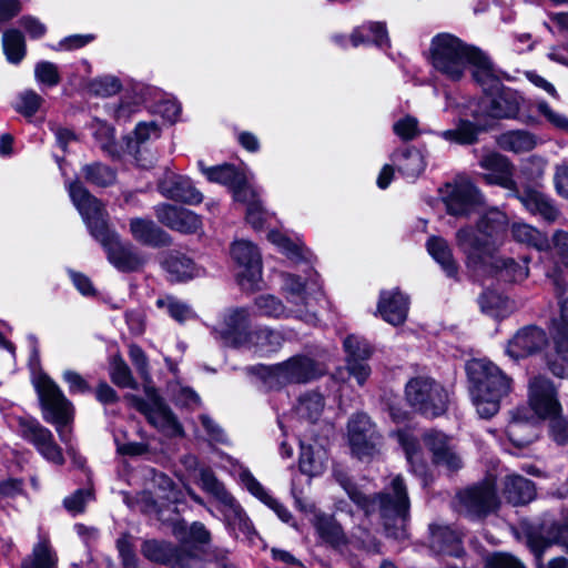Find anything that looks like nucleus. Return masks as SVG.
I'll return each mask as SVG.
<instances>
[{"label": "nucleus", "mask_w": 568, "mask_h": 568, "mask_svg": "<svg viewBox=\"0 0 568 568\" xmlns=\"http://www.w3.org/2000/svg\"><path fill=\"white\" fill-rule=\"evenodd\" d=\"M69 194L90 234L105 250L109 262L122 272L138 268L139 254L129 243L122 242L119 235L109 229L108 213L103 204L79 182L69 185Z\"/></svg>", "instance_id": "nucleus-1"}, {"label": "nucleus", "mask_w": 568, "mask_h": 568, "mask_svg": "<svg viewBox=\"0 0 568 568\" xmlns=\"http://www.w3.org/2000/svg\"><path fill=\"white\" fill-rule=\"evenodd\" d=\"M334 476L345 489L349 498L361 507L366 515L378 511L386 532L395 539L406 536V525L409 517V498L406 485L402 476L396 475L390 479L385 491L375 497L363 494L341 471L335 470Z\"/></svg>", "instance_id": "nucleus-2"}, {"label": "nucleus", "mask_w": 568, "mask_h": 568, "mask_svg": "<svg viewBox=\"0 0 568 568\" xmlns=\"http://www.w3.org/2000/svg\"><path fill=\"white\" fill-rule=\"evenodd\" d=\"M466 372L473 405L481 418H490L498 413L501 398L510 392V378L495 364L481 358L469 361Z\"/></svg>", "instance_id": "nucleus-3"}, {"label": "nucleus", "mask_w": 568, "mask_h": 568, "mask_svg": "<svg viewBox=\"0 0 568 568\" xmlns=\"http://www.w3.org/2000/svg\"><path fill=\"white\" fill-rule=\"evenodd\" d=\"M507 224L506 214L493 207L480 217L477 231L463 227L456 233L457 245L470 263H484L486 257H493L496 242L505 233Z\"/></svg>", "instance_id": "nucleus-4"}, {"label": "nucleus", "mask_w": 568, "mask_h": 568, "mask_svg": "<svg viewBox=\"0 0 568 568\" xmlns=\"http://www.w3.org/2000/svg\"><path fill=\"white\" fill-rule=\"evenodd\" d=\"M559 303V316L552 320L554 348L546 353L549 371L557 377H568V283L559 274L550 276Z\"/></svg>", "instance_id": "nucleus-5"}, {"label": "nucleus", "mask_w": 568, "mask_h": 568, "mask_svg": "<svg viewBox=\"0 0 568 568\" xmlns=\"http://www.w3.org/2000/svg\"><path fill=\"white\" fill-rule=\"evenodd\" d=\"M475 49L450 33L437 34L430 43V63L439 74L456 82L464 77Z\"/></svg>", "instance_id": "nucleus-6"}, {"label": "nucleus", "mask_w": 568, "mask_h": 568, "mask_svg": "<svg viewBox=\"0 0 568 568\" xmlns=\"http://www.w3.org/2000/svg\"><path fill=\"white\" fill-rule=\"evenodd\" d=\"M282 292L284 293L286 303L291 308H301V314H296V318L308 324H315L316 314L308 308L310 300L321 292L318 274L308 268L305 276L288 272L281 273Z\"/></svg>", "instance_id": "nucleus-7"}, {"label": "nucleus", "mask_w": 568, "mask_h": 568, "mask_svg": "<svg viewBox=\"0 0 568 568\" xmlns=\"http://www.w3.org/2000/svg\"><path fill=\"white\" fill-rule=\"evenodd\" d=\"M181 105L158 88L144 87V141L158 139L162 126L178 121Z\"/></svg>", "instance_id": "nucleus-8"}, {"label": "nucleus", "mask_w": 568, "mask_h": 568, "mask_svg": "<svg viewBox=\"0 0 568 568\" xmlns=\"http://www.w3.org/2000/svg\"><path fill=\"white\" fill-rule=\"evenodd\" d=\"M39 397L45 410L44 419L55 426L61 442H70L69 423L72 419V405L60 388L48 376H41L36 383Z\"/></svg>", "instance_id": "nucleus-9"}, {"label": "nucleus", "mask_w": 568, "mask_h": 568, "mask_svg": "<svg viewBox=\"0 0 568 568\" xmlns=\"http://www.w3.org/2000/svg\"><path fill=\"white\" fill-rule=\"evenodd\" d=\"M406 399L412 407L426 417H437L447 409L448 393L429 377H416L406 384Z\"/></svg>", "instance_id": "nucleus-10"}, {"label": "nucleus", "mask_w": 568, "mask_h": 568, "mask_svg": "<svg viewBox=\"0 0 568 568\" xmlns=\"http://www.w3.org/2000/svg\"><path fill=\"white\" fill-rule=\"evenodd\" d=\"M265 383L270 387L291 383H307L324 374V368L306 356H293L274 366L263 367Z\"/></svg>", "instance_id": "nucleus-11"}, {"label": "nucleus", "mask_w": 568, "mask_h": 568, "mask_svg": "<svg viewBox=\"0 0 568 568\" xmlns=\"http://www.w3.org/2000/svg\"><path fill=\"white\" fill-rule=\"evenodd\" d=\"M231 256L237 266L236 281L242 290L255 291L262 283V257L258 248L247 240L231 245Z\"/></svg>", "instance_id": "nucleus-12"}, {"label": "nucleus", "mask_w": 568, "mask_h": 568, "mask_svg": "<svg viewBox=\"0 0 568 568\" xmlns=\"http://www.w3.org/2000/svg\"><path fill=\"white\" fill-rule=\"evenodd\" d=\"M347 436L352 453L358 459L368 460L379 454L383 439L366 414L357 413L349 418Z\"/></svg>", "instance_id": "nucleus-13"}, {"label": "nucleus", "mask_w": 568, "mask_h": 568, "mask_svg": "<svg viewBox=\"0 0 568 568\" xmlns=\"http://www.w3.org/2000/svg\"><path fill=\"white\" fill-rule=\"evenodd\" d=\"M443 201L447 213L454 216H468L484 203L479 190L468 180L447 184Z\"/></svg>", "instance_id": "nucleus-14"}, {"label": "nucleus", "mask_w": 568, "mask_h": 568, "mask_svg": "<svg viewBox=\"0 0 568 568\" xmlns=\"http://www.w3.org/2000/svg\"><path fill=\"white\" fill-rule=\"evenodd\" d=\"M459 511L467 516H485L497 509L499 500L496 486L491 479H486L458 494Z\"/></svg>", "instance_id": "nucleus-15"}, {"label": "nucleus", "mask_w": 568, "mask_h": 568, "mask_svg": "<svg viewBox=\"0 0 568 568\" xmlns=\"http://www.w3.org/2000/svg\"><path fill=\"white\" fill-rule=\"evenodd\" d=\"M144 416L170 437L183 436V427L153 387L144 384Z\"/></svg>", "instance_id": "nucleus-16"}, {"label": "nucleus", "mask_w": 568, "mask_h": 568, "mask_svg": "<svg viewBox=\"0 0 568 568\" xmlns=\"http://www.w3.org/2000/svg\"><path fill=\"white\" fill-rule=\"evenodd\" d=\"M144 557L152 561L169 565L171 568H202L203 559L184 547H173L159 540L144 541Z\"/></svg>", "instance_id": "nucleus-17"}, {"label": "nucleus", "mask_w": 568, "mask_h": 568, "mask_svg": "<svg viewBox=\"0 0 568 568\" xmlns=\"http://www.w3.org/2000/svg\"><path fill=\"white\" fill-rule=\"evenodd\" d=\"M528 402L534 413L542 419L561 413L557 389L545 376H535L528 384Z\"/></svg>", "instance_id": "nucleus-18"}, {"label": "nucleus", "mask_w": 568, "mask_h": 568, "mask_svg": "<svg viewBox=\"0 0 568 568\" xmlns=\"http://www.w3.org/2000/svg\"><path fill=\"white\" fill-rule=\"evenodd\" d=\"M547 333L535 325L518 329L508 341L506 354L513 359H520L541 352L548 345Z\"/></svg>", "instance_id": "nucleus-19"}, {"label": "nucleus", "mask_w": 568, "mask_h": 568, "mask_svg": "<svg viewBox=\"0 0 568 568\" xmlns=\"http://www.w3.org/2000/svg\"><path fill=\"white\" fill-rule=\"evenodd\" d=\"M156 219L165 226L182 234H197L203 230L201 215L195 212L162 203L155 206Z\"/></svg>", "instance_id": "nucleus-20"}, {"label": "nucleus", "mask_w": 568, "mask_h": 568, "mask_svg": "<svg viewBox=\"0 0 568 568\" xmlns=\"http://www.w3.org/2000/svg\"><path fill=\"white\" fill-rule=\"evenodd\" d=\"M478 164L486 171L483 179L488 184L499 185L511 192L517 190V184L514 181V165L505 155L487 151L480 156Z\"/></svg>", "instance_id": "nucleus-21"}, {"label": "nucleus", "mask_w": 568, "mask_h": 568, "mask_svg": "<svg viewBox=\"0 0 568 568\" xmlns=\"http://www.w3.org/2000/svg\"><path fill=\"white\" fill-rule=\"evenodd\" d=\"M159 192L166 199L189 205L200 204L204 196L185 175L166 172L158 183Z\"/></svg>", "instance_id": "nucleus-22"}, {"label": "nucleus", "mask_w": 568, "mask_h": 568, "mask_svg": "<svg viewBox=\"0 0 568 568\" xmlns=\"http://www.w3.org/2000/svg\"><path fill=\"white\" fill-rule=\"evenodd\" d=\"M523 98L510 88L500 87L485 94L483 106L495 119H515L520 110Z\"/></svg>", "instance_id": "nucleus-23"}, {"label": "nucleus", "mask_w": 568, "mask_h": 568, "mask_svg": "<svg viewBox=\"0 0 568 568\" xmlns=\"http://www.w3.org/2000/svg\"><path fill=\"white\" fill-rule=\"evenodd\" d=\"M527 544L538 560L554 544L562 546L568 552V516L561 523L542 524L538 532L528 535Z\"/></svg>", "instance_id": "nucleus-24"}, {"label": "nucleus", "mask_w": 568, "mask_h": 568, "mask_svg": "<svg viewBox=\"0 0 568 568\" xmlns=\"http://www.w3.org/2000/svg\"><path fill=\"white\" fill-rule=\"evenodd\" d=\"M250 321L251 315L246 308H234L224 315L223 321L214 328V332L224 343L240 347L250 332L246 331Z\"/></svg>", "instance_id": "nucleus-25"}, {"label": "nucleus", "mask_w": 568, "mask_h": 568, "mask_svg": "<svg viewBox=\"0 0 568 568\" xmlns=\"http://www.w3.org/2000/svg\"><path fill=\"white\" fill-rule=\"evenodd\" d=\"M424 443L433 454V462L449 471L463 467V460L455 450L450 439L438 430H428L423 436Z\"/></svg>", "instance_id": "nucleus-26"}, {"label": "nucleus", "mask_w": 568, "mask_h": 568, "mask_svg": "<svg viewBox=\"0 0 568 568\" xmlns=\"http://www.w3.org/2000/svg\"><path fill=\"white\" fill-rule=\"evenodd\" d=\"M229 530L242 541L255 546L261 540L253 523L241 505L234 499L220 510Z\"/></svg>", "instance_id": "nucleus-27"}, {"label": "nucleus", "mask_w": 568, "mask_h": 568, "mask_svg": "<svg viewBox=\"0 0 568 568\" xmlns=\"http://www.w3.org/2000/svg\"><path fill=\"white\" fill-rule=\"evenodd\" d=\"M514 194L527 211L539 215L545 221L552 223L559 219V209L555 201L545 193L535 189H526L523 192L517 189Z\"/></svg>", "instance_id": "nucleus-28"}, {"label": "nucleus", "mask_w": 568, "mask_h": 568, "mask_svg": "<svg viewBox=\"0 0 568 568\" xmlns=\"http://www.w3.org/2000/svg\"><path fill=\"white\" fill-rule=\"evenodd\" d=\"M408 305V297L394 288L381 292L377 311L385 322L397 326L406 321Z\"/></svg>", "instance_id": "nucleus-29"}, {"label": "nucleus", "mask_w": 568, "mask_h": 568, "mask_svg": "<svg viewBox=\"0 0 568 568\" xmlns=\"http://www.w3.org/2000/svg\"><path fill=\"white\" fill-rule=\"evenodd\" d=\"M23 436L32 443L49 462L62 465L64 458L61 448L54 443L52 433L38 423H31L23 429Z\"/></svg>", "instance_id": "nucleus-30"}, {"label": "nucleus", "mask_w": 568, "mask_h": 568, "mask_svg": "<svg viewBox=\"0 0 568 568\" xmlns=\"http://www.w3.org/2000/svg\"><path fill=\"white\" fill-rule=\"evenodd\" d=\"M160 265L168 273L170 281L175 282L192 280L202 273L192 258L178 251L163 253Z\"/></svg>", "instance_id": "nucleus-31"}, {"label": "nucleus", "mask_w": 568, "mask_h": 568, "mask_svg": "<svg viewBox=\"0 0 568 568\" xmlns=\"http://www.w3.org/2000/svg\"><path fill=\"white\" fill-rule=\"evenodd\" d=\"M469 64L474 68V79L483 88L485 94L503 87L500 71L496 70L489 58L478 49H475Z\"/></svg>", "instance_id": "nucleus-32"}, {"label": "nucleus", "mask_w": 568, "mask_h": 568, "mask_svg": "<svg viewBox=\"0 0 568 568\" xmlns=\"http://www.w3.org/2000/svg\"><path fill=\"white\" fill-rule=\"evenodd\" d=\"M334 40L343 47H346L347 41H349L353 47L367 43H374L378 47L388 44L387 30L382 22H367L362 24L353 31L349 40L344 36H335Z\"/></svg>", "instance_id": "nucleus-33"}, {"label": "nucleus", "mask_w": 568, "mask_h": 568, "mask_svg": "<svg viewBox=\"0 0 568 568\" xmlns=\"http://www.w3.org/2000/svg\"><path fill=\"white\" fill-rule=\"evenodd\" d=\"M430 548L438 554L460 557L464 554L460 535L449 526L432 525Z\"/></svg>", "instance_id": "nucleus-34"}, {"label": "nucleus", "mask_w": 568, "mask_h": 568, "mask_svg": "<svg viewBox=\"0 0 568 568\" xmlns=\"http://www.w3.org/2000/svg\"><path fill=\"white\" fill-rule=\"evenodd\" d=\"M390 159L405 179H417L427 165L424 153L414 146L395 151Z\"/></svg>", "instance_id": "nucleus-35"}, {"label": "nucleus", "mask_w": 568, "mask_h": 568, "mask_svg": "<svg viewBox=\"0 0 568 568\" xmlns=\"http://www.w3.org/2000/svg\"><path fill=\"white\" fill-rule=\"evenodd\" d=\"M173 534L182 541L181 547L190 550L197 558H201L197 552L211 540L210 531L200 521H194L190 526L184 521L178 523L173 528Z\"/></svg>", "instance_id": "nucleus-36"}, {"label": "nucleus", "mask_w": 568, "mask_h": 568, "mask_svg": "<svg viewBox=\"0 0 568 568\" xmlns=\"http://www.w3.org/2000/svg\"><path fill=\"white\" fill-rule=\"evenodd\" d=\"M283 339L281 332L263 326L250 331L240 347L264 355L276 352L282 346Z\"/></svg>", "instance_id": "nucleus-37"}, {"label": "nucleus", "mask_w": 568, "mask_h": 568, "mask_svg": "<svg viewBox=\"0 0 568 568\" xmlns=\"http://www.w3.org/2000/svg\"><path fill=\"white\" fill-rule=\"evenodd\" d=\"M254 306L261 316L268 318H296V314H301L302 310L291 308V306L283 303L281 298L273 294H261L254 298Z\"/></svg>", "instance_id": "nucleus-38"}, {"label": "nucleus", "mask_w": 568, "mask_h": 568, "mask_svg": "<svg viewBox=\"0 0 568 568\" xmlns=\"http://www.w3.org/2000/svg\"><path fill=\"white\" fill-rule=\"evenodd\" d=\"M496 143L504 151L525 153L537 146L538 138L526 130H510L499 134Z\"/></svg>", "instance_id": "nucleus-39"}, {"label": "nucleus", "mask_w": 568, "mask_h": 568, "mask_svg": "<svg viewBox=\"0 0 568 568\" xmlns=\"http://www.w3.org/2000/svg\"><path fill=\"white\" fill-rule=\"evenodd\" d=\"M504 497L515 506L527 504L535 497V486L523 476H507L504 481Z\"/></svg>", "instance_id": "nucleus-40"}, {"label": "nucleus", "mask_w": 568, "mask_h": 568, "mask_svg": "<svg viewBox=\"0 0 568 568\" xmlns=\"http://www.w3.org/2000/svg\"><path fill=\"white\" fill-rule=\"evenodd\" d=\"M426 247L430 256L439 264L448 277L457 276L459 266L446 240L439 236H432L428 239Z\"/></svg>", "instance_id": "nucleus-41"}, {"label": "nucleus", "mask_w": 568, "mask_h": 568, "mask_svg": "<svg viewBox=\"0 0 568 568\" xmlns=\"http://www.w3.org/2000/svg\"><path fill=\"white\" fill-rule=\"evenodd\" d=\"M241 480L243 485L246 487V489L253 496L260 499L263 504L273 509L282 521H290V519L292 518L291 513L274 497H272L268 494V491L256 480V478L253 477L251 473H248L247 470L242 471Z\"/></svg>", "instance_id": "nucleus-42"}, {"label": "nucleus", "mask_w": 568, "mask_h": 568, "mask_svg": "<svg viewBox=\"0 0 568 568\" xmlns=\"http://www.w3.org/2000/svg\"><path fill=\"white\" fill-rule=\"evenodd\" d=\"M506 435L517 447H525L537 437L534 422L523 416L520 412L513 415L506 427Z\"/></svg>", "instance_id": "nucleus-43"}, {"label": "nucleus", "mask_w": 568, "mask_h": 568, "mask_svg": "<svg viewBox=\"0 0 568 568\" xmlns=\"http://www.w3.org/2000/svg\"><path fill=\"white\" fill-rule=\"evenodd\" d=\"M327 465L326 450L316 445H305L301 443L300 469L308 476H318L323 474Z\"/></svg>", "instance_id": "nucleus-44"}, {"label": "nucleus", "mask_w": 568, "mask_h": 568, "mask_svg": "<svg viewBox=\"0 0 568 568\" xmlns=\"http://www.w3.org/2000/svg\"><path fill=\"white\" fill-rule=\"evenodd\" d=\"M199 166L210 182L220 183L230 189L245 181V172L231 164L204 166L203 162L200 161Z\"/></svg>", "instance_id": "nucleus-45"}, {"label": "nucleus", "mask_w": 568, "mask_h": 568, "mask_svg": "<svg viewBox=\"0 0 568 568\" xmlns=\"http://www.w3.org/2000/svg\"><path fill=\"white\" fill-rule=\"evenodd\" d=\"M478 303L483 313L496 318L506 317L516 308L513 301L495 291L484 292Z\"/></svg>", "instance_id": "nucleus-46"}, {"label": "nucleus", "mask_w": 568, "mask_h": 568, "mask_svg": "<svg viewBox=\"0 0 568 568\" xmlns=\"http://www.w3.org/2000/svg\"><path fill=\"white\" fill-rule=\"evenodd\" d=\"M199 485L217 501L220 510L235 499L210 468L202 467L199 470Z\"/></svg>", "instance_id": "nucleus-47"}, {"label": "nucleus", "mask_w": 568, "mask_h": 568, "mask_svg": "<svg viewBox=\"0 0 568 568\" xmlns=\"http://www.w3.org/2000/svg\"><path fill=\"white\" fill-rule=\"evenodd\" d=\"M324 398L316 392L305 393L298 398L294 408L297 418L308 423H315L324 409Z\"/></svg>", "instance_id": "nucleus-48"}, {"label": "nucleus", "mask_w": 568, "mask_h": 568, "mask_svg": "<svg viewBox=\"0 0 568 568\" xmlns=\"http://www.w3.org/2000/svg\"><path fill=\"white\" fill-rule=\"evenodd\" d=\"M494 267L500 277L510 282H521L529 273L526 258L516 262L513 258L495 257Z\"/></svg>", "instance_id": "nucleus-49"}, {"label": "nucleus", "mask_w": 568, "mask_h": 568, "mask_svg": "<svg viewBox=\"0 0 568 568\" xmlns=\"http://www.w3.org/2000/svg\"><path fill=\"white\" fill-rule=\"evenodd\" d=\"M2 45L9 62L19 63L26 55V41L23 34L17 29L3 32Z\"/></svg>", "instance_id": "nucleus-50"}, {"label": "nucleus", "mask_w": 568, "mask_h": 568, "mask_svg": "<svg viewBox=\"0 0 568 568\" xmlns=\"http://www.w3.org/2000/svg\"><path fill=\"white\" fill-rule=\"evenodd\" d=\"M315 528L324 541L333 546H338L344 542L342 527L333 517L327 515H317L315 518Z\"/></svg>", "instance_id": "nucleus-51"}, {"label": "nucleus", "mask_w": 568, "mask_h": 568, "mask_svg": "<svg viewBox=\"0 0 568 568\" xmlns=\"http://www.w3.org/2000/svg\"><path fill=\"white\" fill-rule=\"evenodd\" d=\"M397 438L405 450L407 462L412 466L414 473L418 475L425 474L426 465L420 458V450L417 440L407 432H398Z\"/></svg>", "instance_id": "nucleus-52"}, {"label": "nucleus", "mask_w": 568, "mask_h": 568, "mask_svg": "<svg viewBox=\"0 0 568 568\" xmlns=\"http://www.w3.org/2000/svg\"><path fill=\"white\" fill-rule=\"evenodd\" d=\"M478 132L474 123L460 120L455 129L443 131L439 135L446 141L464 145L475 143Z\"/></svg>", "instance_id": "nucleus-53"}, {"label": "nucleus", "mask_w": 568, "mask_h": 568, "mask_svg": "<svg viewBox=\"0 0 568 568\" xmlns=\"http://www.w3.org/2000/svg\"><path fill=\"white\" fill-rule=\"evenodd\" d=\"M511 234L517 242L537 250H542L547 245L546 237L537 229L526 223H514Z\"/></svg>", "instance_id": "nucleus-54"}, {"label": "nucleus", "mask_w": 568, "mask_h": 568, "mask_svg": "<svg viewBox=\"0 0 568 568\" xmlns=\"http://www.w3.org/2000/svg\"><path fill=\"white\" fill-rule=\"evenodd\" d=\"M55 556L45 540L38 542L29 559L24 560L22 568H54Z\"/></svg>", "instance_id": "nucleus-55"}, {"label": "nucleus", "mask_w": 568, "mask_h": 568, "mask_svg": "<svg viewBox=\"0 0 568 568\" xmlns=\"http://www.w3.org/2000/svg\"><path fill=\"white\" fill-rule=\"evenodd\" d=\"M136 538L124 534L116 540V548L123 568H139L140 559L136 552Z\"/></svg>", "instance_id": "nucleus-56"}, {"label": "nucleus", "mask_w": 568, "mask_h": 568, "mask_svg": "<svg viewBox=\"0 0 568 568\" xmlns=\"http://www.w3.org/2000/svg\"><path fill=\"white\" fill-rule=\"evenodd\" d=\"M82 172L88 182L98 186L104 187L115 181V172L102 163L88 164L83 166Z\"/></svg>", "instance_id": "nucleus-57"}, {"label": "nucleus", "mask_w": 568, "mask_h": 568, "mask_svg": "<svg viewBox=\"0 0 568 568\" xmlns=\"http://www.w3.org/2000/svg\"><path fill=\"white\" fill-rule=\"evenodd\" d=\"M156 306L159 308H165L169 315L180 323L194 317V312L192 308L186 303L173 296L158 298Z\"/></svg>", "instance_id": "nucleus-58"}, {"label": "nucleus", "mask_w": 568, "mask_h": 568, "mask_svg": "<svg viewBox=\"0 0 568 568\" xmlns=\"http://www.w3.org/2000/svg\"><path fill=\"white\" fill-rule=\"evenodd\" d=\"M348 362L367 361L372 355V348L366 339L361 336L349 335L343 342Z\"/></svg>", "instance_id": "nucleus-59"}, {"label": "nucleus", "mask_w": 568, "mask_h": 568, "mask_svg": "<svg viewBox=\"0 0 568 568\" xmlns=\"http://www.w3.org/2000/svg\"><path fill=\"white\" fill-rule=\"evenodd\" d=\"M534 105L552 128L568 132V118L565 114L552 109L545 100L537 99Z\"/></svg>", "instance_id": "nucleus-60"}, {"label": "nucleus", "mask_w": 568, "mask_h": 568, "mask_svg": "<svg viewBox=\"0 0 568 568\" xmlns=\"http://www.w3.org/2000/svg\"><path fill=\"white\" fill-rule=\"evenodd\" d=\"M43 103V99L34 91L27 90L19 94L14 110L26 118L33 116Z\"/></svg>", "instance_id": "nucleus-61"}, {"label": "nucleus", "mask_w": 568, "mask_h": 568, "mask_svg": "<svg viewBox=\"0 0 568 568\" xmlns=\"http://www.w3.org/2000/svg\"><path fill=\"white\" fill-rule=\"evenodd\" d=\"M267 239L270 242L275 244L284 254H286L287 257L294 261L306 258L302 247L293 243L288 237H286L281 232L270 231L267 234Z\"/></svg>", "instance_id": "nucleus-62"}, {"label": "nucleus", "mask_w": 568, "mask_h": 568, "mask_svg": "<svg viewBox=\"0 0 568 568\" xmlns=\"http://www.w3.org/2000/svg\"><path fill=\"white\" fill-rule=\"evenodd\" d=\"M418 120L412 115H405L393 124L394 133L403 141H410L420 134Z\"/></svg>", "instance_id": "nucleus-63"}, {"label": "nucleus", "mask_w": 568, "mask_h": 568, "mask_svg": "<svg viewBox=\"0 0 568 568\" xmlns=\"http://www.w3.org/2000/svg\"><path fill=\"white\" fill-rule=\"evenodd\" d=\"M547 419L549 420L550 437L560 445L568 443V417L557 413Z\"/></svg>", "instance_id": "nucleus-64"}]
</instances>
